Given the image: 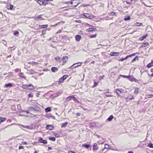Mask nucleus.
<instances>
[{
	"label": "nucleus",
	"instance_id": "obj_49",
	"mask_svg": "<svg viewBox=\"0 0 153 153\" xmlns=\"http://www.w3.org/2000/svg\"><path fill=\"white\" fill-rule=\"evenodd\" d=\"M42 16V15H39L38 17V18L41 19H43V18L41 17Z\"/></svg>",
	"mask_w": 153,
	"mask_h": 153
},
{
	"label": "nucleus",
	"instance_id": "obj_59",
	"mask_svg": "<svg viewBox=\"0 0 153 153\" xmlns=\"http://www.w3.org/2000/svg\"><path fill=\"white\" fill-rule=\"evenodd\" d=\"M106 96L107 97H112V96L111 95H106Z\"/></svg>",
	"mask_w": 153,
	"mask_h": 153
},
{
	"label": "nucleus",
	"instance_id": "obj_16",
	"mask_svg": "<svg viewBox=\"0 0 153 153\" xmlns=\"http://www.w3.org/2000/svg\"><path fill=\"white\" fill-rule=\"evenodd\" d=\"M35 73V71L31 69L28 71V73L30 74H34Z\"/></svg>",
	"mask_w": 153,
	"mask_h": 153
},
{
	"label": "nucleus",
	"instance_id": "obj_34",
	"mask_svg": "<svg viewBox=\"0 0 153 153\" xmlns=\"http://www.w3.org/2000/svg\"><path fill=\"white\" fill-rule=\"evenodd\" d=\"M47 30V29H45L44 30H42V34L44 35L46 33V31Z\"/></svg>",
	"mask_w": 153,
	"mask_h": 153
},
{
	"label": "nucleus",
	"instance_id": "obj_33",
	"mask_svg": "<svg viewBox=\"0 0 153 153\" xmlns=\"http://www.w3.org/2000/svg\"><path fill=\"white\" fill-rule=\"evenodd\" d=\"M148 146L150 148H153V144L151 143L148 145Z\"/></svg>",
	"mask_w": 153,
	"mask_h": 153
},
{
	"label": "nucleus",
	"instance_id": "obj_24",
	"mask_svg": "<svg viewBox=\"0 0 153 153\" xmlns=\"http://www.w3.org/2000/svg\"><path fill=\"white\" fill-rule=\"evenodd\" d=\"M130 76L128 78L129 80L133 82L134 77L131 75H130Z\"/></svg>",
	"mask_w": 153,
	"mask_h": 153
},
{
	"label": "nucleus",
	"instance_id": "obj_20",
	"mask_svg": "<svg viewBox=\"0 0 153 153\" xmlns=\"http://www.w3.org/2000/svg\"><path fill=\"white\" fill-rule=\"evenodd\" d=\"M96 30V28H90L89 29L87 30V31H93L95 30Z\"/></svg>",
	"mask_w": 153,
	"mask_h": 153
},
{
	"label": "nucleus",
	"instance_id": "obj_52",
	"mask_svg": "<svg viewBox=\"0 0 153 153\" xmlns=\"http://www.w3.org/2000/svg\"><path fill=\"white\" fill-rule=\"evenodd\" d=\"M55 59L56 60V61H58L59 59V57H57L55 58Z\"/></svg>",
	"mask_w": 153,
	"mask_h": 153
},
{
	"label": "nucleus",
	"instance_id": "obj_45",
	"mask_svg": "<svg viewBox=\"0 0 153 153\" xmlns=\"http://www.w3.org/2000/svg\"><path fill=\"white\" fill-rule=\"evenodd\" d=\"M42 26H43V27H40V28H46L48 27V25H42Z\"/></svg>",
	"mask_w": 153,
	"mask_h": 153
},
{
	"label": "nucleus",
	"instance_id": "obj_1",
	"mask_svg": "<svg viewBox=\"0 0 153 153\" xmlns=\"http://www.w3.org/2000/svg\"><path fill=\"white\" fill-rule=\"evenodd\" d=\"M29 111H34L36 112H38L40 111L39 107L36 105H34L32 107H30L29 108Z\"/></svg>",
	"mask_w": 153,
	"mask_h": 153
},
{
	"label": "nucleus",
	"instance_id": "obj_23",
	"mask_svg": "<svg viewBox=\"0 0 153 153\" xmlns=\"http://www.w3.org/2000/svg\"><path fill=\"white\" fill-rule=\"evenodd\" d=\"M68 122H65V123H63L61 125V127L62 128L66 127L67 125L68 124Z\"/></svg>",
	"mask_w": 153,
	"mask_h": 153
},
{
	"label": "nucleus",
	"instance_id": "obj_56",
	"mask_svg": "<svg viewBox=\"0 0 153 153\" xmlns=\"http://www.w3.org/2000/svg\"><path fill=\"white\" fill-rule=\"evenodd\" d=\"M22 112H27V114L30 113V112H28V111H25V110H22Z\"/></svg>",
	"mask_w": 153,
	"mask_h": 153
},
{
	"label": "nucleus",
	"instance_id": "obj_57",
	"mask_svg": "<svg viewBox=\"0 0 153 153\" xmlns=\"http://www.w3.org/2000/svg\"><path fill=\"white\" fill-rule=\"evenodd\" d=\"M76 115L77 116H79L80 115V113H77L76 114Z\"/></svg>",
	"mask_w": 153,
	"mask_h": 153
},
{
	"label": "nucleus",
	"instance_id": "obj_44",
	"mask_svg": "<svg viewBox=\"0 0 153 153\" xmlns=\"http://www.w3.org/2000/svg\"><path fill=\"white\" fill-rule=\"evenodd\" d=\"M133 82H137L138 83H139V82H138V80L135 79V78H134V81Z\"/></svg>",
	"mask_w": 153,
	"mask_h": 153
},
{
	"label": "nucleus",
	"instance_id": "obj_35",
	"mask_svg": "<svg viewBox=\"0 0 153 153\" xmlns=\"http://www.w3.org/2000/svg\"><path fill=\"white\" fill-rule=\"evenodd\" d=\"M37 3L40 4V5H42V4H41V3L42 2V0H37Z\"/></svg>",
	"mask_w": 153,
	"mask_h": 153
},
{
	"label": "nucleus",
	"instance_id": "obj_28",
	"mask_svg": "<svg viewBox=\"0 0 153 153\" xmlns=\"http://www.w3.org/2000/svg\"><path fill=\"white\" fill-rule=\"evenodd\" d=\"M48 1H43L42 3L41 4H42V5H45L46 4H48Z\"/></svg>",
	"mask_w": 153,
	"mask_h": 153
},
{
	"label": "nucleus",
	"instance_id": "obj_43",
	"mask_svg": "<svg viewBox=\"0 0 153 153\" xmlns=\"http://www.w3.org/2000/svg\"><path fill=\"white\" fill-rule=\"evenodd\" d=\"M122 76L123 77V78H129V77L130 76V75L128 76H126V75H122Z\"/></svg>",
	"mask_w": 153,
	"mask_h": 153
},
{
	"label": "nucleus",
	"instance_id": "obj_38",
	"mask_svg": "<svg viewBox=\"0 0 153 153\" xmlns=\"http://www.w3.org/2000/svg\"><path fill=\"white\" fill-rule=\"evenodd\" d=\"M139 92V88H135L134 92L135 93H137Z\"/></svg>",
	"mask_w": 153,
	"mask_h": 153
},
{
	"label": "nucleus",
	"instance_id": "obj_46",
	"mask_svg": "<svg viewBox=\"0 0 153 153\" xmlns=\"http://www.w3.org/2000/svg\"><path fill=\"white\" fill-rule=\"evenodd\" d=\"M28 97H33V95L32 94L30 93L28 94Z\"/></svg>",
	"mask_w": 153,
	"mask_h": 153
},
{
	"label": "nucleus",
	"instance_id": "obj_47",
	"mask_svg": "<svg viewBox=\"0 0 153 153\" xmlns=\"http://www.w3.org/2000/svg\"><path fill=\"white\" fill-rule=\"evenodd\" d=\"M72 99L74 101H76V100H77V98L75 97L72 96Z\"/></svg>",
	"mask_w": 153,
	"mask_h": 153
},
{
	"label": "nucleus",
	"instance_id": "obj_11",
	"mask_svg": "<svg viewBox=\"0 0 153 153\" xmlns=\"http://www.w3.org/2000/svg\"><path fill=\"white\" fill-rule=\"evenodd\" d=\"M58 70V68L55 67H52L51 68V71L53 72H55Z\"/></svg>",
	"mask_w": 153,
	"mask_h": 153
},
{
	"label": "nucleus",
	"instance_id": "obj_39",
	"mask_svg": "<svg viewBox=\"0 0 153 153\" xmlns=\"http://www.w3.org/2000/svg\"><path fill=\"white\" fill-rule=\"evenodd\" d=\"M96 36H97V34H95V35H90L89 36V37L91 38H95L96 37Z\"/></svg>",
	"mask_w": 153,
	"mask_h": 153
},
{
	"label": "nucleus",
	"instance_id": "obj_4",
	"mask_svg": "<svg viewBox=\"0 0 153 153\" xmlns=\"http://www.w3.org/2000/svg\"><path fill=\"white\" fill-rule=\"evenodd\" d=\"M68 76L67 75H65L61 77L59 79V83H61L65 80L68 77Z\"/></svg>",
	"mask_w": 153,
	"mask_h": 153
},
{
	"label": "nucleus",
	"instance_id": "obj_55",
	"mask_svg": "<svg viewBox=\"0 0 153 153\" xmlns=\"http://www.w3.org/2000/svg\"><path fill=\"white\" fill-rule=\"evenodd\" d=\"M23 144L26 145L27 144V142H22V143Z\"/></svg>",
	"mask_w": 153,
	"mask_h": 153
},
{
	"label": "nucleus",
	"instance_id": "obj_40",
	"mask_svg": "<svg viewBox=\"0 0 153 153\" xmlns=\"http://www.w3.org/2000/svg\"><path fill=\"white\" fill-rule=\"evenodd\" d=\"M14 34L15 36H17L19 34V32L17 31H16L14 33Z\"/></svg>",
	"mask_w": 153,
	"mask_h": 153
},
{
	"label": "nucleus",
	"instance_id": "obj_10",
	"mask_svg": "<svg viewBox=\"0 0 153 153\" xmlns=\"http://www.w3.org/2000/svg\"><path fill=\"white\" fill-rule=\"evenodd\" d=\"M13 5L11 4H10L9 5H7V7L8 9L11 10H12L13 9Z\"/></svg>",
	"mask_w": 153,
	"mask_h": 153
},
{
	"label": "nucleus",
	"instance_id": "obj_41",
	"mask_svg": "<svg viewBox=\"0 0 153 153\" xmlns=\"http://www.w3.org/2000/svg\"><path fill=\"white\" fill-rule=\"evenodd\" d=\"M127 59H126V57L124 58H122L120 59H119L118 60L119 61H121V62H123V61H124L125 60H126Z\"/></svg>",
	"mask_w": 153,
	"mask_h": 153
},
{
	"label": "nucleus",
	"instance_id": "obj_51",
	"mask_svg": "<svg viewBox=\"0 0 153 153\" xmlns=\"http://www.w3.org/2000/svg\"><path fill=\"white\" fill-rule=\"evenodd\" d=\"M15 71L16 72H17L18 71H19L20 72L21 71V70L18 69H16L15 70Z\"/></svg>",
	"mask_w": 153,
	"mask_h": 153
},
{
	"label": "nucleus",
	"instance_id": "obj_31",
	"mask_svg": "<svg viewBox=\"0 0 153 153\" xmlns=\"http://www.w3.org/2000/svg\"><path fill=\"white\" fill-rule=\"evenodd\" d=\"M49 140L52 141H55L56 140L55 138L54 137H49Z\"/></svg>",
	"mask_w": 153,
	"mask_h": 153
},
{
	"label": "nucleus",
	"instance_id": "obj_21",
	"mask_svg": "<svg viewBox=\"0 0 153 153\" xmlns=\"http://www.w3.org/2000/svg\"><path fill=\"white\" fill-rule=\"evenodd\" d=\"M19 76L24 79H25V77L24 75V74L22 72H20L19 75Z\"/></svg>",
	"mask_w": 153,
	"mask_h": 153
},
{
	"label": "nucleus",
	"instance_id": "obj_48",
	"mask_svg": "<svg viewBox=\"0 0 153 153\" xmlns=\"http://www.w3.org/2000/svg\"><path fill=\"white\" fill-rule=\"evenodd\" d=\"M21 126L23 128H28L29 127V126H25L23 125H22Z\"/></svg>",
	"mask_w": 153,
	"mask_h": 153
},
{
	"label": "nucleus",
	"instance_id": "obj_61",
	"mask_svg": "<svg viewBox=\"0 0 153 153\" xmlns=\"http://www.w3.org/2000/svg\"><path fill=\"white\" fill-rule=\"evenodd\" d=\"M52 149V148L51 147H48V149L49 150H51Z\"/></svg>",
	"mask_w": 153,
	"mask_h": 153
},
{
	"label": "nucleus",
	"instance_id": "obj_60",
	"mask_svg": "<svg viewBox=\"0 0 153 153\" xmlns=\"http://www.w3.org/2000/svg\"><path fill=\"white\" fill-rule=\"evenodd\" d=\"M75 1V0H73L72 1H71V4H73V1Z\"/></svg>",
	"mask_w": 153,
	"mask_h": 153
},
{
	"label": "nucleus",
	"instance_id": "obj_26",
	"mask_svg": "<svg viewBox=\"0 0 153 153\" xmlns=\"http://www.w3.org/2000/svg\"><path fill=\"white\" fill-rule=\"evenodd\" d=\"M109 146L108 145V144H105V147L102 150V151H103V150H104L105 149H107L109 148Z\"/></svg>",
	"mask_w": 153,
	"mask_h": 153
},
{
	"label": "nucleus",
	"instance_id": "obj_19",
	"mask_svg": "<svg viewBox=\"0 0 153 153\" xmlns=\"http://www.w3.org/2000/svg\"><path fill=\"white\" fill-rule=\"evenodd\" d=\"M152 66H153V61H152L151 63L148 64L147 65V67L149 68L151 67Z\"/></svg>",
	"mask_w": 153,
	"mask_h": 153
},
{
	"label": "nucleus",
	"instance_id": "obj_32",
	"mask_svg": "<svg viewBox=\"0 0 153 153\" xmlns=\"http://www.w3.org/2000/svg\"><path fill=\"white\" fill-rule=\"evenodd\" d=\"M94 85L93 86H92V88H94L96 87L98 85V83L97 82H94Z\"/></svg>",
	"mask_w": 153,
	"mask_h": 153
},
{
	"label": "nucleus",
	"instance_id": "obj_7",
	"mask_svg": "<svg viewBox=\"0 0 153 153\" xmlns=\"http://www.w3.org/2000/svg\"><path fill=\"white\" fill-rule=\"evenodd\" d=\"M81 38V36L79 35H77L75 36V39L76 41L79 42Z\"/></svg>",
	"mask_w": 153,
	"mask_h": 153
},
{
	"label": "nucleus",
	"instance_id": "obj_30",
	"mask_svg": "<svg viewBox=\"0 0 153 153\" xmlns=\"http://www.w3.org/2000/svg\"><path fill=\"white\" fill-rule=\"evenodd\" d=\"M132 1V0H127L126 1V3L127 4H131Z\"/></svg>",
	"mask_w": 153,
	"mask_h": 153
},
{
	"label": "nucleus",
	"instance_id": "obj_42",
	"mask_svg": "<svg viewBox=\"0 0 153 153\" xmlns=\"http://www.w3.org/2000/svg\"><path fill=\"white\" fill-rule=\"evenodd\" d=\"M138 58V56H136L135 57H134V58H133L132 59V60L131 62H133L135 61L136 60V59L137 58Z\"/></svg>",
	"mask_w": 153,
	"mask_h": 153
},
{
	"label": "nucleus",
	"instance_id": "obj_14",
	"mask_svg": "<svg viewBox=\"0 0 153 153\" xmlns=\"http://www.w3.org/2000/svg\"><path fill=\"white\" fill-rule=\"evenodd\" d=\"M5 87L6 88L11 87L13 86V84L11 83H8L5 85Z\"/></svg>",
	"mask_w": 153,
	"mask_h": 153
},
{
	"label": "nucleus",
	"instance_id": "obj_27",
	"mask_svg": "<svg viewBox=\"0 0 153 153\" xmlns=\"http://www.w3.org/2000/svg\"><path fill=\"white\" fill-rule=\"evenodd\" d=\"M72 99V96H70L67 97L66 100L68 101H69Z\"/></svg>",
	"mask_w": 153,
	"mask_h": 153
},
{
	"label": "nucleus",
	"instance_id": "obj_25",
	"mask_svg": "<svg viewBox=\"0 0 153 153\" xmlns=\"http://www.w3.org/2000/svg\"><path fill=\"white\" fill-rule=\"evenodd\" d=\"M130 19H131V18H130V16H126L125 17V18L124 19V20L125 21H127V20H129Z\"/></svg>",
	"mask_w": 153,
	"mask_h": 153
},
{
	"label": "nucleus",
	"instance_id": "obj_5",
	"mask_svg": "<svg viewBox=\"0 0 153 153\" xmlns=\"http://www.w3.org/2000/svg\"><path fill=\"white\" fill-rule=\"evenodd\" d=\"M38 141L39 142L42 143L44 144H47L48 143V142L47 140H43V138L42 137L39 138Z\"/></svg>",
	"mask_w": 153,
	"mask_h": 153
},
{
	"label": "nucleus",
	"instance_id": "obj_53",
	"mask_svg": "<svg viewBox=\"0 0 153 153\" xmlns=\"http://www.w3.org/2000/svg\"><path fill=\"white\" fill-rule=\"evenodd\" d=\"M23 147L22 146H20L19 147V149H23Z\"/></svg>",
	"mask_w": 153,
	"mask_h": 153
},
{
	"label": "nucleus",
	"instance_id": "obj_6",
	"mask_svg": "<svg viewBox=\"0 0 153 153\" xmlns=\"http://www.w3.org/2000/svg\"><path fill=\"white\" fill-rule=\"evenodd\" d=\"M98 149L97 144V143H94L93 145V149L94 151H96Z\"/></svg>",
	"mask_w": 153,
	"mask_h": 153
},
{
	"label": "nucleus",
	"instance_id": "obj_12",
	"mask_svg": "<svg viewBox=\"0 0 153 153\" xmlns=\"http://www.w3.org/2000/svg\"><path fill=\"white\" fill-rule=\"evenodd\" d=\"M114 118V116L113 115H111L105 121L106 122L107 121H111Z\"/></svg>",
	"mask_w": 153,
	"mask_h": 153
},
{
	"label": "nucleus",
	"instance_id": "obj_62",
	"mask_svg": "<svg viewBox=\"0 0 153 153\" xmlns=\"http://www.w3.org/2000/svg\"><path fill=\"white\" fill-rule=\"evenodd\" d=\"M135 54V53H133L132 54H131V56H134Z\"/></svg>",
	"mask_w": 153,
	"mask_h": 153
},
{
	"label": "nucleus",
	"instance_id": "obj_18",
	"mask_svg": "<svg viewBox=\"0 0 153 153\" xmlns=\"http://www.w3.org/2000/svg\"><path fill=\"white\" fill-rule=\"evenodd\" d=\"M6 118L0 117V123L6 121Z\"/></svg>",
	"mask_w": 153,
	"mask_h": 153
},
{
	"label": "nucleus",
	"instance_id": "obj_50",
	"mask_svg": "<svg viewBox=\"0 0 153 153\" xmlns=\"http://www.w3.org/2000/svg\"><path fill=\"white\" fill-rule=\"evenodd\" d=\"M131 56H132L131 54L129 55H128L126 57V59H127L128 57H131Z\"/></svg>",
	"mask_w": 153,
	"mask_h": 153
},
{
	"label": "nucleus",
	"instance_id": "obj_54",
	"mask_svg": "<svg viewBox=\"0 0 153 153\" xmlns=\"http://www.w3.org/2000/svg\"><path fill=\"white\" fill-rule=\"evenodd\" d=\"M76 64H74L72 65L71 67H70V68H73V66L75 65Z\"/></svg>",
	"mask_w": 153,
	"mask_h": 153
},
{
	"label": "nucleus",
	"instance_id": "obj_29",
	"mask_svg": "<svg viewBox=\"0 0 153 153\" xmlns=\"http://www.w3.org/2000/svg\"><path fill=\"white\" fill-rule=\"evenodd\" d=\"M111 16H116V13L114 12H112L109 13Z\"/></svg>",
	"mask_w": 153,
	"mask_h": 153
},
{
	"label": "nucleus",
	"instance_id": "obj_9",
	"mask_svg": "<svg viewBox=\"0 0 153 153\" xmlns=\"http://www.w3.org/2000/svg\"><path fill=\"white\" fill-rule=\"evenodd\" d=\"M46 128L48 130H52L53 129V127L52 125H46Z\"/></svg>",
	"mask_w": 153,
	"mask_h": 153
},
{
	"label": "nucleus",
	"instance_id": "obj_2",
	"mask_svg": "<svg viewBox=\"0 0 153 153\" xmlns=\"http://www.w3.org/2000/svg\"><path fill=\"white\" fill-rule=\"evenodd\" d=\"M83 15L84 17L89 19H92L93 18L96 19V16L87 13H84Z\"/></svg>",
	"mask_w": 153,
	"mask_h": 153
},
{
	"label": "nucleus",
	"instance_id": "obj_64",
	"mask_svg": "<svg viewBox=\"0 0 153 153\" xmlns=\"http://www.w3.org/2000/svg\"><path fill=\"white\" fill-rule=\"evenodd\" d=\"M38 152H39L38 151H35L34 152V153H38Z\"/></svg>",
	"mask_w": 153,
	"mask_h": 153
},
{
	"label": "nucleus",
	"instance_id": "obj_3",
	"mask_svg": "<svg viewBox=\"0 0 153 153\" xmlns=\"http://www.w3.org/2000/svg\"><path fill=\"white\" fill-rule=\"evenodd\" d=\"M22 88L23 89H32L34 87L33 85L31 84L23 85L22 86Z\"/></svg>",
	"mask_w": 153,
	"mask_h": 153
},
{
	"label": "nucleus",
	"instance_id": "obj_58",
	"mask_svg": "<svg viewBox=\"0 0 153 153\" xmlns=\"http://www.w3.org/2000/svg\"><path fill=\"white\" fill-rule=\"evenodd\" d=\"M136 26H140V24L139 23H137V24H136Z\"/></svg>",
	"mask_w": 153,
	"mask_h": 153
},
{
	"label": "nucleus",
	"instance_id": "obj_13",
	"mask_svg": "<svg viewBox=\"0 0 153 153\" xmlns=\"http://www.w3.org/2000/svg\"><path fill=\"white\" fill-rule=\"evenodd\" d=\"M148 36V34H146L145 35H143L139 38V40L141 41L143 40L146 37Z\"/></svg>",
	"mask_w": 153,
	"mask_h": 153
},
{
	"label": "nucleus",
	"instance_id": "obj_8",
	"mask_svg": "<svg viewBox=\"0 0 153 153\" xmlns=\"http://www.w3.org/2000/svg\"><path fill=\"white\" fill-rule=\"evenodd\" d=\"M119 54V53L118 52H111L110 55L111 56H118Z\"/></svg>",
	"mask_w": 153,
	"mask_h": 153
},
{
	"label": "nucleus",
	"instance_id": "obj_22",
	"mask_svg": "<svg viewBox=\"0 0 153 153\" xmlns=\"http://www.w3.org/2000/svg\"><path fill=\"white\" fill-rule=\"evenodd\" d=\"M90 144H83L82 145V147H84L88 149L90 146Z\"/></svg>",
	"mask_w": 153,
	"mask_h": 153
},
{
	"label": "nucleus",
	"instance_id": "obj_63",
	"mask_svg": "<svg viewBox=\"0 0 153 153\" xmlns=\"http://www.w3.org/2000/svg\"><path fill=\"white\" fill-rule=\"evenodd\" d=\"M128 153H133V152L132 151H129L128 152Z\"/></svg>",
	"mask_w": 153,
	"mask_h": 153
},
{
	"label": "nucleus",
	"instance_id": "obj_36",
	"mask_svg": "<svg viewBox=\"0 0 153 153\" xmlns=\"http://www.w3.org/2000/svg\"><path fill=\"white\" fill-rule=\"evenodd\" d=\"M82 62H78V63H76V64H79L78 65L76 66H75L74 67V68H77V67L80 66L82 64Z\"/></svg>",
	"mask_w": 153,
	"mask_h": 153
},
{
	"label": "nucleus",
	"instance_id": "obj_37",
	"mask_svg": "<svg viewBox=\"0 0 153 153\" xmlns=\"http://www.w3.org/2000/svg\"><path fill=\"white\" fill-rule=\"evenodd\" d=\"M18 109L19 110H22L21 108V106L20 104H18L17 105Z\"/></svg>",
	"mask_w": 153,
	"mask_h": 153
},
{
	"label": "nucleus",
	"instance_id": "obj_17",
	"mask_svg": "<svg viewBox=\"0 0 153 153\" xmlns=\"http://www.w3.org/2000/svg\"><path fill=\"white\" fill-rule=\"evenodd\" d=\"M51 109L50 107H48L45 109V111L46 112H50L51 111Z\"/></svg>",
	"mask_w": 153,
	"mask_h": 153
},
{
	"label": "nucleus",
	"instance_id": "obj_15",
	"mask_svg": "<svg viewBox=\"0 0 153 153\" xmlns=\"http://www.w3.org/2000/svg\"><path fill=\"white\" fill-rule=\"evenodd\" d=\"M62 59L63 60V62H66L68 60V57L67 56H64L63 57Z\"/></svg>",
	"mask_w": 153,
	"mask_h": 153
}]
</instances>
